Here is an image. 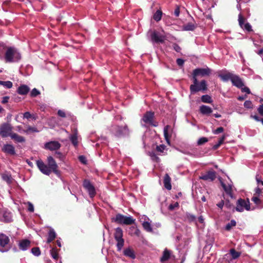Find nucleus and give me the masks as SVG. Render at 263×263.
I'll use <instances>...</instances> for the list:
<instances>
[{
  "mask_svg": "<svg viewBox=\"0 0 263 263\" xmlns=\"http://www.w3.org/2000/svg\"><path fill=\"white\" fill-rule=\"evenodd\" d=\"M224 130V129L222 127H219L217 128L216 129L213 131V134L215 135H217L219 133H222Z\"/></svg>",
  "mask_w": 263,
  "mask_h": 263,
  "instance_id": "obj_53",
  "label": "nucleus"
},
{
  "mask_svg": "<svg viewBox=\"0 0 263 263\" xmlns=\"http://www.w3.org/2000/svg\"><path fill=\"white\" fill-rule=\"evenodd\" d=\"M201 99L204 103H210L212 102L211 97L207 95L202 96Z\"/></svg>",
  "mask_w": 263,
  "mask_h": 263,
  "instance_id": "obj_37",
  "label": "nucleus"
},
{
  "mask_svg": "<svg viewBox=\"0 0 263 263\" xmlns=\"http://www.w3.org/2000/svg\"><path fill=\"white\" fill-rule=\"evenodd\" d=\"M31 115L29 112H26L24 114V118L29 119L31 117Z\"/></svg>",
  "mask_w": 263,
  "mask_h": 263,
  "instance_id": "obj_64",
  "label": "nucleus"
},
{
  "mask_svg": "<svg viewBox=\"0 0 263 263\" xmlns=\"http://www.w3.org/2000/svg\"><path fill=\"white\" fill-rule=\"evenodd\" d=\"M176 62L179 66H182L183 65L184 61L182 59H177Z\"/></svg>",
  "mask_w": 263,
  "mask_h": 263,
  "instance_id": "obj_58",
  "label": "nucleus"
},
{
  "mask_svg": "<svg viewBox=\"0 0 263 263\" xmlns=\"http://www.w3.org/2000/svg\"><path fill=\"white\" fill-rule=\"evenodd\" d=\"M2 150L5 153L11 155H13L15 154L14 147L11 144H5L2 148Z\"/></svg>",
  "mask_w": 263,
  "mask_h": 263,
  "instance_id": "obj_20",
  "label": "nucleus"
},
{
  "mask_svg": "<svg viewBox=\"0 0 263 263\" xmlns=\"http://www.w3.org/2000/svg\"><path fill=\"white\" fill-rule=\"evenodd\" d=\"M244 210L247 211L250 210V201L248 199L246 200L240 198L237 201L236 210L238 212H242Z\"/></svg>",
  "mask_w": 263,
  "mask_h": 263,
  "instance_id": "obj_5",
  "label": "nucleus"
},
{
  "mask_svg": "<svg viewBox=\"0 0 263 263\" xmlns=\"http://www.w3.org/2000/svg\"><path fill=\"white\" fill-rule=\"evenodd\" d=\"M29 87L26 85H21L17 89V92L21 95H26L29 91Z\"/></svg>",
  "mask_w": 263,
  "mask_h": 263,
  "instance_id": "obj_26",
  "label": "nucleus"
},
{
  "mask_svg": "<svg viewBox=\"0 0 263 263\" xmlns=\"http://www.w3.org/2000/svg\"><path fill=\"white\" fill-rule=\"evenodd\" d=\"M171 181L170 177L167 174H166L164 177L163 183L165 187L168 190H170L172 189Z\"/></svg>",
  "mask_w": 263,
  "mask_h": 263,
  "instance_id": "obj_25",
  "label": "nucleus"
},
{
  "mask_svg": "<svg viewBox=\"0 0 263 263\" xmlns=\"http://www.w3.org/2000/svg\"><path fill=\"white\" fill-rule=\"evenodd\" d=\"M200 111L203 115H209L212 112V109L211 107L203 105L200 107Z\"/></svg>",
  "mask_w": 263,
  "mask_h": 263,
  "instance_id": "obj_27",
  "label": "nucleus"
},
{
  "mask_svg": "<svg viewBox=\"0 0 263 263\" xmlns=\"http://www.w3.org/2000/svg\"><path fill=\"white\" fill-rule=\"evenodd\" d=\"M221 185L224 189L226 193L230 196L231 198L233 197V185L232 183H228V184H226L222 181H220Z\"/></svg>",
  "mask_w": 263,
  "mask_h": 263,
  "instance_id": "obj_18",
  "label": "nucleus"
},
{
  "mask_svg": "<svg viewBox=\"0 0 263 263\" xmlns=\"http://www.w3.org/2000/svg\"><path fill=\"white\" fill-rule=\"evenodd\" d=\"M245 21V18L242 17L241 14H239L238 15V22L240 27L243 29L246 30L248 31L252 30V27L249 23H244Z\"/></svg>",
  "mask_w": 263,
  "mask_h": 263,
  "instance_id": "obj_14",
  "label": "nucleus"
},
{
  "mask_svg": "<svg viewBox=\"0 0 263 263\" xmlns=\"http://www.w3.org/2000/svg\"><path fill=\"white\" fill-rule=\"evenodd\" d=\"M260 102H263V100H260ZM257 110L258 113L263 116V104L258 107Z\"/></svg>",
  "mask_w": 263,
  "mask_h": 263,
  "instance_id": "obj_55",
  "label": "nucleus"
},
{
  "mask_svg": "<svg viewBox=\"0 0 263 263\" xmlns=\"http://www.w3.org/2000/svg\"><path fill=\"white\" fill-rule=\"evenodd\" d=\"M206 142H208V139L205 137H202L198 140L197 143L198 145H201L206 143Z\"/></svg>",
  "mask_w": 263,
  "mask_h": 263,
  "instance_id": "obj_50",
  "label": "nucleus"
},
{
  "mask_svg": "<svg viewBox=\"0 0 263 263\" xmlns=\"http://www.w3.org/2000/svg\"><path fill=\"white\" fill-rule=\"evenodd\" d=\"M162 15V11L160 10H158L154 14L153 18L156 21L158 22L161 19Z\"/></svg>",
  "mask_w": 263,
  "mask_h": 263,
  "instance_id": "obj_35",
  "label": "nucleus"
},
{
  "mask_svg": "<svg viewBox=\"0 0 263 263\" xmlns=\"http://www.w3.org/2000/svg\"><path fill=\"white\" fill-rule=\"evenodd\" d=\"M244 106L247 108H252L253 105L251 101L248 100L245 102Z\"/></svg>",
  "mask_w": 263,
  "mask_h": 263,
  "instance_id": "obj_52",
  "label": "nucleus"
},
{
  "mask_svg": "<svg viewBox=\"0 0 263 263\" xmlns=\"http://www.w3.org/2000/svg\"><path fill=\"white\" fill-rule=\"evenodd\" d=\"M186 218L190 222H196L197 224L196 218L195 215L189 213L187 214Z\"/></svg>",
  "mask_w": 263,
  "mask_h": 263,
  "instance_id": "obj_41",
  "label": "nucleus"
},
{
  "mask_svg": "<svg viewBox=\"0 0 263 263\" xmlns=\"http://www.w3.org/2000/svg\"><path fill=\"white\" fill-rule=\"evenodd\" d=\"M40 93V91L36 88H33L31 91L30 95L32 97H35Z\"/></svg>",
  "mask_w": 263,
  "mask_h": 263,
  "instance_id": "obj_47",
  "label": "nucleus"
},
{
  "mask_svg": "<svg viewBox=\"0 0 263 263\" xmlns=\"http://www.w3.org/2000/svg\"><path fill=\"white\" fill-rule=\"evenodd\" d=\"M196 27V25L193 23H188L183 25V29L185 31H193Z\"/></svg>",
  "mask_w": 263,
  "mask_h": 263,
  "instance_id": "obj_30",
  "label": "nucleus"
},
{
  "mask_svg": "<svg viewBox=\"0 0 263 263\" xmlns=\"http://www.w3.org/2000/svg\"><path fill=\"white\" fill-rule=\"evenodd\" d=\"M151 40L154 43H163L165 40V36L156 31H151L148 32Z\"/></svg>",
  "mask_w": 263,
  "mask_h": 263,
  "instance_id": "obj_9",
  "label": "nucleus"
},
{
  "mask_svg": "<svg viewBox=\"0 0 263 263\" xmlns=\"http://www.w3.org/2000/svg\"><path fill=\"white\" fill-rule=\"evenodd\" d=\"M197 221L201 224V228H203L204 226V219L202 216H200L197 219Z\"/></svg>",
  "mask_w": 263,
  "mask_h": 263,
  "instance_id": "obj_51",
  "label": "nucleus"
},
{
  "mask_svg": "<svg viewBox=\"0 0 263 263\" xmlns=\"http://www.w3.org/2000/svg\"><path fill=\"white\" fill-rule=\"evenodd\" d=\"M58 114L59 116L63 117V118L66 117V114H65V112L62 110H59L58 111Z\"/></svg>",
  "mask_w": 263,
  "mask_h": 263,
  "instance_id": "obj_59",
  "label": "nucleus"
},
{
  "mask_svg": "<svg viewBox=\"0 0 263 263\" xmlns=\"http://www.w3.org/2000/svg\"><path fill=\"white\" fill-rule=\"evenodd\" d=\"M70 140L72 143L75 146H77L78 143L77 132L76 131L73 134L70 135Z\"/></svg>",
  "mask_w": 263,
  "mask_h": 263,
  "instance_id": "obj_34",
  "label": "nucleus"
},
{
  "mask_svg": "<svg viewBox=\"0 0 263 263\" xmlns=\"http://www.w3.org/2000/svg\"><path fill=\"white\" fill-rule=\"evenodd\" d=\"M206 88V81L202 80L199 83L197 78L193 79V84L190 86V90L192 93L201 90H205Z\"/></svg>",
  "mask_w": 263,
  "mask_h": 263,
  "instance_id": "obj_3",
  "label": "nucleus"
},
{
  "mask_svg": "<svg viewBox=\"0 0 263 263\" xmlns=\"http://www.w3.org/2000/svg\"><path fill=\"white\" fill-rule=\"evenodd\" d=\"M83 185L84 187L88 192L90 197L93 198L96 194L93 185L88 180H85Z\"/></svg>",
  "mask_w": 263,
  "mask_h": 263,
  "instance_id": "obj_13",
  "label": "nucleus"
},
{
  "mask_svg": "<svg viewBox=\"0 0 263 263\" xmlns=\"http://www.w3.org/2000/svg\"><path fill=\"white\" fill-rule=\"evenodd\" d=\"M31 253L36 256H39L41 254L40 249L37 247L33 248L31 249Z\"/></svg>",
  "mask_w": 263,
  "mask_h": 263,
  "instance_id": "obj_43",
  "label": "nucleus"
},
{
  "mask_svg": "<svg viewBox=\"0 0 263 263\" xmlns=\"http://www.w3.org/2000/svg\"><path fill=\"white\" fill-rule=\"evenodd\" d=\"M0 219L5 222H10L12 220L11 214L5 211H3L0 213Z\"/></svg>",
  "mask_w": 263,
  "mask_h": 263,
  "instance_id": "obj_19",
  "label": "nucleus"
},
{
  "mask_svg": "<svg viewBox=\"0 0 263 263\" xmlns=\"http://www.w3.org/2000/svg\"><path fill=\"white\" fill-rule=\"evenodd\" d=\"M252 200L255 203L257 204H258L260 203L259 199L257 196H254Z\"/></svg>",
  "mask_w": 263,
  "mask_h": 263,
  "instance_id": "obj_56",
  "label": "nucleus"
},
{
  "mask_svg": "<svg viewBox=\"0 0 263 263\" xmlns=\"http://www.w3.org/2000/svg\"><path fill=\"white\" fill-rule=\"evenodd\" d=\"M171 127L169 125H166L164 128V136L165 137V139L168 145H170V135H169V130L170 129Z\"/></svg>",
  "mask_w": 263,
  "mask_h": 263,
  "instance_id": "obj_28",
  "label": "nucleus"
},
{
  "mask_svg": "<svg viewBox=\"0 0 263 263\" xmlns=\"http://www.w3.org/2000/svg\"><path fill=\"white\" fill-rule=\"evenodd\" d=\"M211 73V69L209 68H196L193 72V79L197 78L198 76L202 77L209 76Z\"/></svg>",
  "mask_w": 263,
  "mask_h": 263,
  "instance_id": "obj_11",
  "label": "nucleus"
},
{
  "mask_svg": "<svg viewBox=\"0 0 263 263\" xmlns=\"http://www.w3.org/2000/svg\"><path fill=\"white\" fill-rule=\"evenodd\" d=\"M27 133L38 132L39 131L34 127L28 126L25 131Z\"/></svg>",
  "mask_w": 263,
  "mask_h": 263,
  "instance_id": "obj_46",
  "label": "nucleus"
},
{
  "mask_svg": "<svg viewBox=\"0 0 263 263\" xmlns=\"http://www.w3.org/2000/svg\"><path fill=\"white\" fill-rule=\"evenodd\" d=\"M236 221L234 220H232L230 222L228 223L226 226V229L227 230H230L232 227L236 226Z\"/></svg>",
  "mask_w": 263,
  "mask_h": 263,
  "instance_id": "obj_44",
  "label": "nucleus"
},
{
  "mask_svg": "<svg viewBox=\"0 0 263 263\" xmlns=\"http://www.w3.org/2000/svg\"><path fill=\"white\" fill-rule=\"evenodd\" d=\"M216 178V173L214 171H209L202 175L200 179L204 180L213 181Z\"/></svg>",
  "mask_w": 263,
  "mask_h": 263,
  "instance_id": "obj_17",
  "label": "nucleus"
},
{
  "mask_svg": "<svg viewBox=\"0 0 263 263\" xmlns=\"http://www.w3.org/2000/svg\"><path fill=\"white\" fill-rule=\"evenodd\" d=\"M111 220L118 224L130 225L135 222V219L131 216H126L121 214H118L115 217L112 218Z\"/></svg>",
  "mask_w": 263,
  "mask_h": 263,
  "instance_id": "obj_2",
  "label": "nucleus"
},
{
  "mask_svg": "<svg viewBox=\"0 0 263 263\" xmlns=\"http://www.w3.org/2000/svg\"><path fill=\"white\" fill-rule=\"evenodd\" d=\"M12 126L9 123H4L0 126V135L2 137L10 136L12 134Z\"/></svg>",
  "mask_w": 263,
  "mask_h": 263,
  "instance_id": "obj_10",
  "label": "nucleus"
},
{
  "mask_svg": "<svg viewBox=\"0 0 263 263\" xmlns=\"http://www.w3.org/2000/svg\"><path fill=\"white\" fill-rule=\"evenodd\" d=\"M173 47H174V50H175L176 51H177V52H180V50H181V48H180V47L178 45H177V44H174V46H173Z\"/></svg>",
  "mask_w": 263,
  "mask_h": 263,
  "instance_id": "obj_62",
  "label": "nucleus"
},
{
  "mask_svg": "<svg viewBox=\"0 0 263 263\" xmlns=\"http://www.w3.org/2000/svg\"><path fill=\"white\" fill-rule=\"evenodd\" d=\"M154 113L151 111L146 112L143 116L141 120V124L143 126L146 124L156 126L157 125L153 123Z\"/></svg>",
  "mask_w": 263,
  "mask_h": 263,
  "instance_id": "obj_7",
  "label": "nucleus"
},
{
  "mask_svg": "<svg viewBox=\"0 0 263 263\" xmlns=\"http://www.w3.org/2000/svg\"><path fill=\"white\" fill-rule=\"evenodd\" d=\"M2 179L4 181H5L6 182H7L8 183H10L11 181V176L8 174H6V173L3 174L2 175Z\"/></svg>",
  "mask_w": 263,
  "mask_h": 263,
  "instance_id": "obj_39",
  "label": "nucleus"
},
{
  "mask_svg": "<svg viewBox=\"0 0 263 263\" xmlns=\"http://www.w3.org/2000/svg\"><path fill=\"white\" fill-rule=\"evenodd\" d=\"M28 204V210L30 212H33L34 211V206L30 202H27Z\"/></svg>",
  "mask_w": 263,
  "mask_h": 263,
  "instance_id": "obj_54",
  "label": "nucleus"
},
{
  "mask_svg": "<svg viewBox=\"0 0 263 263\" xmlns=\"http://www.w3.org/2000/svg\"><path fill=\"white\" fill-rule=\"evenodd\" d=\"M240 88L241 89V91L242 92H245L247 93L248 94H250L251 92L249 88L247 87L242 86Z\"/></svg>",
  "mask_w": 263,
  "mask_h": 263,
  "instance_id": "obj_57",
  "label": "nucleus"
},
{
  "mask_svg": "<svg viewBox=\"0 0 263 263\" xmlns=\"http://www.w3.org/2000/svg\"><path fill=\"white\" fill-rule=\"evenodd\" d=\"M21 58L18 50L14 47H9L5 53V59L8 62H17Z\"/></svg>",
  "mask_w": 263,
  "mask_h": 263,
  "instance_id": "obj_1",
  "label": "nucleus"
},
{
  "mask_svg": "<svg viewBox=\"0 0 263 263\" xmlns=\"http://www.w3.org/2000/svg\"><path fill=\"white\" fill-rule=\"evenodd\" d=\"M79 158L80 161L81 162H82L83 163L85 164L86 163V160L84 156H80Z\"/></svg>",
  "mask_w": 263,
  "mask_h": 263,
  "instance_id": "obj_61",
  "label": "nucleus"
},
{
  "mask_svg": "<svg viewBox=\"0 0 263 263\" xmlns=\"http://www.w3.org/2000/svg\"><path fill=\"white\" fill-rule=\"evenodd\" d=\"M231 82L234 86L238 88H241L242 86H244L241 80L238 76L233 74L231 79Z\"/></svg>",
  "mask_w": 263,
  "mask_h": 263,
  "instance_id": "obj_22",
  "label": "nucleus"
},
{
  "mask_svg": "<svg viewBox=\"0 0 263 263\" xmlns=\"http://www.w3.org/2000/svg\"><path fill=\"white\" fill-rule=\"evenodd\" d=\"M56 237V233L53 229H51L48 233L47 243L51 242Z\"/></svg>",
  "mask_w": 263,
  "mask_h": 263,
  "instance_id": "obj_31",
  "label": "nucleus"
},
{
  "mask_svg": "<svg viewBox=\"0 0 263 263\" xmlns=\"http://www.w3.org/2000/svg\"><path fill=\"white\" fill-rule=\"evenodd\" d=\"M143 227L144 229L147 232L152 231V228L151 227V225L149 222L147 221H144L143 224Z\"/></svg>",
  "mask_w": 263,
  "mask_h": 263,
  "instance_id": "obj_40",
  "label": "nucleus"
},
{
  "mask_svg": "<svg viewBox=\"0 0 263 263\" xmlns=\"http://www.w3.org/2000/svg\"><path fill=\"white\" fill-rule=\"evenodd\" d=\"M114 236L115 239L123 238V231L120 228L116 229Z\"/></svg>",
  "mask_w": 263,
  "mask_h": 263,
  "instance_id": "obj_32",
  "label": "nucleus"
},
{
  "mask_svg": "<svg viewBox=\"0 0 263 263\" xmlns=\"http://www.w3.org/2000/svg\"><path fill=\"white\" fill-rule=\"evenodd\" d=\"M233 73L226 71L225 73L219 74V77L223 82H227L231 80L233 76Z\"/></svg>",
  "mask_w": 263,
  "mask_h": 263,
  "instance_id": "obj_24",
  "label": "nucleus"
},
{
  "mask_svg": "<svg viewBox=\"0 0 263 263\" xmlns=\"http://www.w3.org/2000/svg\"><path fill=\"white\" fill-rule=\"evenodd\" d=\"M224 205V202L223 200L221 201L220 202L217 204L218 207L220 209H222Z\"/></svg>",
  "mask_w": 263,
  "mask_h": 263,
  "instance_id": "obj_63",
  "label": "nucleus"
},
{
  "mask_svg": "<svg viewBox=\"0 0 263 263\" xmlns=\"http://www.w3.org/2000/svg\"><path fill=\"white\" fill-rule=\"evenodd\" d=\"M61 144L57 141H50L45 144V147L50 151L57 150L60 148Z\"/></svg>",
  "mask_w": 263,
  "mask_h": 263,
  "instance_id": "obj_16",
  "label": "nucleus"
},
{
  "mask_svg": "<svg viewBox=\"0 0 263 263\" xmlns=\"http://www.w3.org/2000/svg\"><path fill=\"white\" fill-rule=\"evenodd\" d=\"M165 147L166 146L164 145L161 144L159 146H157L156 149L158 152L162 153L165 149Z\"/></svg>",
  "mask_w": 263,
  "mask_h": 263,
  "instance_id": "obj_49",
  "label": "nucleus"
},
{
  "mask_svg": "<svg viewBox=\"0 0 263 263\" xmlns=\"http://www.w3.org/2000/svg\"><path fill=\"white\" fill-rule=\"evenodd\" d=\"M179 204L177 202H176L174 203L171 204L168 206V209L171 211H173L176 208H178Z\"/></svg>",
  "mask_w": 263,
  "mask_h": 263,
  "instance_id": "obj_48",
  "label": "nucleus"
},
{
  "mask_svg": "<svg viewBox=\"0 0 263 263\" xmlns=\"http://www.w3.org/2000/svg\"><path fill=\"white\" fill-rule=\"evenodd\" d=\"M18 246L21 250H27L30 246V241L28 239H23L20 241Z\"/></svg>",
  "mask_w": 263,
  "mask_h": 263,
  "instance_id": "obj_23",
  "label": "nucleus"
},
{
  "mask_svg": "<svg viewBox=\"0 0 263 263\" xmlns=\"http://www.w3.org/2000/svg\"><path fill=\"white\" fill-rule=\"evenodd\" d=\"M47 162L48 166L52 172L57 174L58 173V165L53 157L51 156L48 157Z\"/></svg>",
  "mask_w": 263,
  "mask_h": 263,
  "instance_id": "obj_15",
  "label": "nucleus"
},
{
  "mask_svg": "<svg viewBox=\"0 0 263 263\" xmlns=\"http://www.w3.org/2000/svg\"><path fill=\"white\" fill-rule=\"evenodd\" d=\"M172 257H174L172 254V252L167 249H165L163 252L162 257L160 258V261L161 262L168 260Z\"/></svg>",
  "mask_w": 263,
  "mask_h": 263,
  "instance_id": "obj_21",
  "label": "nucleus"
},
{
  "mask_svg": "<svg viewBox=\"0 0 263 263\" xmlns=\"http://www.w3.org/2000/svg\"><path fill=\"white\" fill-rule=\"evenodd\" d=\"M116 240L117 241V247L118 250V251H120L124 246V240L123 238L116 239Z\"/></svg>",
  "mask_w": 263,
  "mask_h": 263,
  "instance_id": "obj_38",
  "label": "nucleus"
},
{
  "mask_svg": "<svg viewBox=\"0 0 263 263\" xmlns=\"http://www.w3.org/2000/svg\"><path fill=\"white\" fill-rule=\"evenodd\" d=\"M124 254L128 257H130L131 258H135V255L134 254V252L130 249L127 248L124 250Z\"/></svg>",
  "mask_w": 263,
  "mask_h": 263,
  "instance_id": "obj_33",
  "label": "nucleus"
},
{
  "mask_svg": "<svg viewBox=\"0 0 263 263\" xmlns=\"http://www.w3.org/2000/svg\"><path fill=\"white\" fill-rule=\"evenodd\" d=\"M11 139L14 140L17 142H23L25 141V139L23 137L20 136L15 133H12L10 135Z\"/></svg>",
  "mask_w": 263,
  "mask_h": 263,
  "instance_id": "obj_29",
  "label": "nucleus"
},
{
  "mask_svg": "<svg viewBox=\"0 0 263 263\" xmlns=\"http://www.w3.org/2000/svg\"><path fill=\"white\" fill-rule=\"evenodd\" d=\"M240 253L235 251L234 249H231L230 253L226 254L224 256V259L227 263H235L234 260L238 258Z\"/></svg>",
  "mask_w": 263,
  "mask_h": 263,
  "instance_id": "obj_6",
  "label": "nucleus"
},
{
  "mask_svg": "<svg viewBox=\"0 0 263 263\" xmlns=\"http://www.w3.org/2000/svg\"><path fill=\"white\" fill-rule=\"evenodd\" d=\"M36 165L40 171L45 175H49L52 171L49 166L45 164L42 160L36 161Z\"/></svg>",
  "mask_w": 263,
  "mask_h": 263,
  "instance_id": "obj_12",
  "label": "nucleus"
},
{
  "mask_svg": "<svg viewBox=\"0 0 263 263\" xmlns=\"http://www.w3.org/2000/svg\"><path fill=\"white\" fill-rule=\"evenodd\" d=\"M50 254L52 258H54V259H57L58 258L57 249L55 248H52L50 251Z\"/></svg>",
  "mask_w": 263,
  "mask_h": 263,
  "instance_id": "obj_42",
  "label": "nucleus"
},
{
  "mask_svg": "<svg viewBox=\"0 0 263 263\" xmlns=\"http://www.w3.org/2000/svg\"><path fill=\"white\" fill-rule=\"evenodd\" d=\"M226 138V136L224 135H223L220 139L218 141V142L217 144H216V145H215L214 146V149H216L220 145H221L223 142H224V140Z\"/></svg>",
  "mask_w": 263,
  "mask_h": 263,
  "instance_id": "obj_45",
  "label": "nucleus"
},
{
  "mask_svg": "<svg viewBox=\"0 0 263 263\" xmlns=\"http://www.w3.org/2000/svg\"><path fill=\"white\" fill-rule=\"evenodd\" d=\"M9 99V97L8 96L4 97L2 98V103L3 104H5L8 102V100Z\"/></svg>",
  "mask_w": 263,
  "mask_h": 263,
  "instance_id": "obj_60",
  "label": "nucleus"
},
{
  "mask_svg": "<svg viewBox=\"0 0 263 263\" xmlns=\"http://www.w3.org/2000/svg\"><path fill=\"white\" fill-rule=\"evenodd\" d=\"M0 85H3L7 88H10L12 87V83L11 81H0Z\"/></svg>",
  "mask_w": 263,
  "mask_h": 263,
  "instance_id": "obj_36",
  "label": "nucleus"
},
{
  "mask_svg": "<svg viewBox=\"0 0 263 263\" xmlns=\"http://www.w3.org/2000/svg\"><path fill=\"white\" fill-rule=\"evenodd\" d=\"M9 242V237L5 234L0 235V251L5 252L9 250L8 243Z\"/></svg>",
  "mask_w": 263,
  "mask_h": 263,
  "instance_id": "obj_8",
  "label": "nucleus"
},
{
  "mask_svg": "<svg viewBox=\"0 0 263 263\" xmlns=\"http://www.w3.org/2000/svg\"><path fill=\"white\" fill-rule=\"evenodd\" d=\"M110 130L112 134L117 137L125 136L129 134V130L126 125L123 127L114 125L111 127Z\"/></svg>",
  "mask_w": 263,
  "mask_h": 263,
  "instance_id": "obj_4",
  "label": "nucleus"
}]
</instances>
